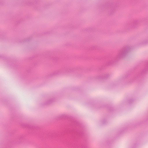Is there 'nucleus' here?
Segmentation results:
<instances>
[{
	"instance_id": "nucleus-1",
	"label": "nucleus",
	"mask_w": 148,
	"mask_h": 148,
	"mask_svg": "<svg viewBox=\"0 0 148 148\" xmlns=\"http://www.w3.org/2000/svg\"><path fill=\"white\" fill-rule=\"evenodd\" d=\"M130 51V49L127 47H124L120 51L117 55L118 58H122L128 53Z\"/></svg>"
},
{
	"instance_id": "nucleus-2",
	"label": "nucleus",
	"mask_w": 148,
	"mask_h": 148,
	"mask_svg": "<svg viewBox=\"0 0 148 148\" xmlns=\"http://www.w3.org/2000/svg\"><path fill=\"white\" fill-rule=\"evenodd\" d=\"M115 61L114 60H112L110 61V64H114Z\"/></svg>"
},
{
	"instance_id": "nucleus-3",
	"label": "nucleus",
	"mask_w": 148,
	"mask_h": 148,
	"mask_svg": "<svg viewBox=\"0 0 148 148\" xmlns=\"http://www.w3.org/2000/svg\"><path fill=\"white\" fill-rule=\"evenodd\" d=\"M145 63L148 64V60L145 61Z\"/></svg>"
}]
</instances>
